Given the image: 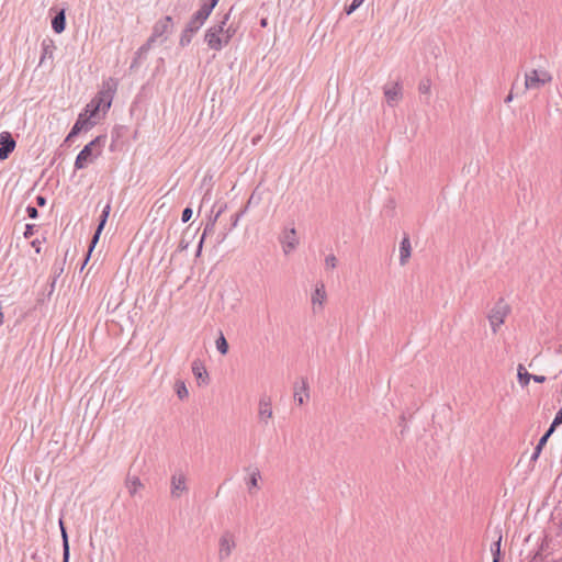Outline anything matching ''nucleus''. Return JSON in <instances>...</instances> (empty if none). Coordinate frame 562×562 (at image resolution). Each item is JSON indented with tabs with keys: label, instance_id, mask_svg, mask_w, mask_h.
I'll list each match as a JSON object with an SVG mask.
<instances>
[{
	"label": "nucleus",
	"instance_id": "nucleus-1",
	"mask_svg": "<svg viewBox=\"0 0 562 562\" xmlns=\"http://www.w3.org/2000/svg\"><path fill=\"white\" fill-rule=\"evenodd\" d=\"M229 13L223 15L222 20L212 25L204 35L209 48L213 50H221L226 46L235 34V29L232 25L227 26Z\"/></svg>",
	"mask_w": 562,
	"mask_h": 562
},
{
	"label": "nucleus",
	"instance_id": "nucleus-2",
	"mask_svg": "<svg viewBox=\"0 0 562 562\" xmlns=\"http://www.w3.org/2000/svg\"><path fill=\"white\" fill-rule=\"evenodd\" d=\"M106 140L103 135L97 136L89 144H87L78 154L75 160L76 169H85L92 164L102 153V147Z\"/></svg>",
	"mask_w": 562,
	"mask_h": 562
},
{
	"label": "nucleus",
	"instance_id": "nucleus-3",
	"mask_svg": "<svg viewBox=\"0 0 562 562\" xmlns=\"http://www.w3.org/2000/svg\"><path fill=\"white\" fill-rule=\"evenodd\" d=\"M510 313V306L503 300L496 302L487 314L493 334H497Z\"/></svg>",
	"mask_w": 562,
	"mask_h": 562
},
{
	"label": "nucleus",
	"instance_id": "nucleus-4",
	"mask_svg": "<svg viewBox=\"0 0 562 562\" xmlns=\"http://www.w3.org/2000/svg\"><path fill=\"white\" fill-rule=\"evenodd\" d=\"M237 536L229 530L221 533L217 540V559L221 562L227 561L237 549Z\"/></svg>",
	"mask_w": 562,
	"mask_h": 562
},
{
	"label": "nucleus",
	"instance_id": "nucleus-5",
	"mask_svg": "<svg viewBox=\"0 0 562 562\" xmlns=\"http://www.w3.org/2000/svg\"><path fill=\"white\" fill-rule=\"evenodd\" d=\"M117 89V81L114 78H109L103 81L101 90L92 99L100 108V111L106 112L113 101L115 91Z\"/></svg>",
	"mask_w": 562,
	"mask_h": 562
},
{
	"label": "nucleus",
	"instance_id": "nucleus-6",
	"mask_svg": "<svg viewBox=\"0 0 562 562\" xmlns=\"http://www.w3.org/2000/svg\"><path fill=\"white\" fill-rule=\"evenodd\" d=\"M173 21L170 15H166L158 20L154 26L151 35L148 37L154 44L157 42L164 43L168 36L172 33Z\"/></svg>",
	"mask_w": 562,
	"mask_h": 562
},
{
	"label": "nucleus",
	"instance_id": "nucleus-7",
	"mask_svg": "<svg viewBox=\"0 0 562 562\" xmlns=\"http://www.w3.org/2000/svg\"><path fill=\"white\" fill-rule=\"evenodd\" d=\"M552 80V76L547 70L532 69L525 75L526 90L540 89Z\"/></svg>",
	"mask_w": 562,
	"mask_h": 562
},
{
	"label": "nucleus",
	"instance_id": "nucleus-8",
	"mask_svg": "<svg viewBox=\"0 0 562 562\" xmlns=\"http://www.w3.org/2000/svg\"><path fill=\"white\" fill-rule=\"evenodd\" d=\"M188 491L187 476L182 472H176L170 480V493L175 498L181 497Z\"/></svg>",
	"mask_w": 562,
	"mask_h": 562
},
{
	"label": "nucleus",
	"instance_id": "nucleus-9",
	"mask_svg": "<svg viewBox=\"0 0 562 562\" xmlns=\"http://www.w3.org/2000/svg\"><path fill=\"white\" fill-rule=\"evenodd\" d=\"M212 11H213V8H211L210 5H207L205 3L202 4L201 8L192 15V18L190 19V21L187 24L190 26V31L192 29L199 31L201 29V26L204 24V22L206 21V19L212 13Z\"/></svg>",
	"mask_w": 562,
	"mask_h": 562
},
{
	"label": "nucleus",
	"instance_id": "nucleus-10",
	"mask_svg": "<svg viewBox=\"0 0 562 562\" xmlns=\"http://www.w3.org/2000/svg\"><path fill=\"white\" fill-rule=\"evenodd\" d=\"M260 480L261 473L258 468L250 467L246 470L245 483L249 494H255L260 490Z\"/></svg>",
	"mask_w": 562,
	"mask_h": 562
},
{
	"label": "nucleus",
	"instance_id": "nucleus-11",
	"mask_svg": "<svg viewBox=\"0 0 562 562\" xmlns=\"http://www.w3.org/2000/svg\"><path fill=\"white\" fill-rule=\"evenodd\" d=\"M258 418L265 425L273 418L272 401L270 397H261L258 403Z\"/></svg>",
	"mask_w": 562,
	"mask_h": 562
},
{
	"label": "nucleus",
	"instance_id": "nucleus-12",
	"mask_svg": "<svg viewBox=\"0 0 562 562\" xmlns=\"http://www.w3.org/2000/svg\"><path fill=\"white\" fill-rule=\"evenodd\" d=\"M327 300V292L325 284L323 282H318L315 285V289L311 296V302L314 311L323 310Z\"/></svg>",
	"mask_w": 562,
	"mask_h": 562
},
{
	"label": "nucleus",
	"instance_id": "nucleus-13",
	"mask_svg": "<svg viewBox=\"0 0 562 562\" xmlns=\"http://www.w3.org/2000/svg\"><path fill=\"white\" fill-rule=\"evenodd\" d=\"M95 124L93 121H89L86 117V113H80L78 116V120L76 121L75 125L72 126L70 133L66 137V142H69L72 137L77 136L82 130H88L92 127Z\"/></svg>",
	"mask_w": 562,
	"mask_h": 562
},
{
	"label": "nucleus",
	"instance_id": "nucleus-14",
	"mask_svg": "<svg viewBox=\"0 0 562 562\" xmlns=\"http://www.w3.org/2000/svg\"><path fill=\"white\" fill-rule=\"evenodd\" d=\"M192 373L195 376L199 385H205L210 381V376L204 363L200 360H194L191 366Z\"/></svg>",
	"mask_w": 562,
	"mask_h": 562
},
{
	"label": "nucleus",
	"instance_id": "nucleus-15",
	"mask_svg": "<svg viewBox=\"0 0 562 562\" xmlns=\"http://www.w3.org/2000/svg\"><path fill=\"white\" fill-rule=\"evenodd\" d=\"M384 95L389 105H395L398 100L402 98V88L398 83H395L393 87L384 89Z\"/></svg>",
	"mask_w": 562,
	"mask_h": 562
},
{
	"label": "nucleus",
	"instance_id": "nucleus-16",
	"mask_svg": "<svg viewBox=\"0 0 562 562\" xmlns=\"http://www.w3.org/2000/svg\"><path fill=\"white\" fill-rule=\"evenodd\" d=\"M280 243L283 246H296L299 245L300 240L296 236L295 228L285 229L283 234L280 237Z\"/></svg>",
	"mask_w": 562,
	"mask_h": 562
},
{
	"label": "nucleus",
	"instance_id": "nucleus-17",
	"mask_svg": "<svg viewBox=\"0 0 562 562\" xmlns=\"http://www.w3.org/2000/svg\"><path fill=\"white\" fill-rule=\"evenodd\" d=\"M52 27L54 32L60 34L65 31L66 27V14L65 10L61 9L52 20Z\"/></svg>",
	"mask_w": 562,
	"mask_h": 562
},
{
	"label": "nucleus",
	"instance_id": "nucleus-18",
	"mask_svg": "<svg viewBox=\"0 0 562 562\" xmlns=\"http://www.w3.org/2000/svg\"><path fill=\"white\" fill-rule=\"evenodd\" d=\"M225 207H226V205H225V204H224V205H222V206H220L218 211L214 214V217H213L212 222H211V223H209V224L205 226L204 232H203V234H202V236H201V238H200V240H199V243H198V246H199V247H202V246H203V243H204L205 236H206L210 232H212V231L214 229V224H215L216 220L220 217V215L223 213V211L225 210Z\"/></svg>",
	"mask_w": 562,
	"mask_h": 562
},
{
	"label": "nucleus",
	"instance_id": "nucleus-19",
	"mask_svg": "<svg viewBox=\"0 0 562 562\" xmlns=\"http://www.w3.org/2000/svg\"><path fill=\"white\" fill-rule=\"evenodd\" d=\"M310 398L308 390L305 384H302L299 389L294 392V401L300 405L303 406L305 403H307Z\"/></svg>",
	"mask_w": 562,
	"mask_h": 562
},
{
	"label": "nucleus",
	"instance_id": "nucleus-20",
	"mask_svg": "<svg viewBox=\"0 0 562 562\" xmlns=\"http://www.w3.org/2000/svg\"><path fill=\"white\" fill-rule=\"evenodd\" d=\"M0 147L9 149L10 151H13L15 148V140L8 132H2L0 134Z\"/></svg>",
	"mask_w": 562,
	"mask_h": 562
},
{
	"label": "nucleus",
	"instance_id": "nucleus-21",
	"mask_svg": "<svg viewBox=\"0 0 562 562\" xmlns=\"http://www.w3.org/2000/svg\"><path fill=\"white\" fill-rule=\"evenodd\" d=\"M154 46V43L150 42L149 38H147L146 43L143 44L136 52V56H135V59L132 64V66L136 65L137 61L144 57H146L147 53L151 49V47Z\"/></svg>",
	"mask_w": 562,
	"mask_h": 562
},
{
	"label": "nucleus",
	"instance_id": "nucleus-22",
	"mask_svg": "<svg viewBox=\"0 0 562 562\" xmlns=\"http://www.w3.org/2000/svg\"><path fill=\"white\" fill-rule=\"evenodd\" d=\"M196 32L198 31L193 30V29L190 31V26L187 25L186 29L182 31L180 40H179L180 46H182V47L188 46L191 43L192 37Z\"/></svg>",
	"mask_w": 562,
	"mask_h": 562
},
{
	"label": "nucleus",
	"instance_id": "nucleus-23",
	"mask_svg": "<svg viewBox=\"0 0 562 562\" xmlns=\"http://www.w3.org/2000/svg\"><path fill=\"white\" fill-rule=\"evenodd\" d=\"M517 378H518L519 383L522 386H526L529 384V382L531 380V374L526 370V368L524 366L520 364L518 367Z\"/></svg>",
	"mask_w": 562,
	"mask_h": 562
},
{
	"label": "nucleus",
	"instance_id": "nucleus-24",
	"mask_svg": "<svg viewBox=\"0 0 562 562\" xmlns=\"http://www.w3.org/2000/svg\"><path fill=\"white\" fill-rule=\"evenodd\" d=\"M412 257L411 248H398L396 258L398 259L400 266H405Z\"/></svg>",
	"mask_w": 562,
	"mask_h": 562
},
{
	"label": "nucleus",
	"instance_id": "nucleus-25",
	"mask_svg": "<svg viewBox=\"0 0 562 562\" xmlns=\"http://www.w3.org/2000/svg\"><path fill=\"white\" fill-rule=\"evenodd\" d=\"M216 349L218 352L223 356H225L228 352V342L224 335L221 333L217 339L215 340Z\"/></svg>",
	"mask_w": 562,
	"mask_h": 562
},
{
	"label": "nucleus",
	"instance_id": "nucleus-26",
	"mask_svg": "<svg viewBox=\"0 0 562 562\" xmlns=\"http://www.w3.org/2000/svg\"><path fill=\"white\" fill-rule=\"evenodd\" d=\"M175 391L180 400H186L189 396V391L183 381H177L175 383Z\"/></svg>",
	"mask_w": 562,
	"mask_h": 562
},
{
	"label": "nucleus",
	"instance_id": "nucleus-27",
	"mask_svg": "<svg viewBox=\"0 0 562 562\" xmlns=\"http://www.w3.org/2000/svg\"><path fill=\"white\" fill-rule=\"evenodd\" d=\"M100 112V108L97 103L93 102V100H91L86 109H85V112L86 113V117L91 121V119H93L98 113Z\"/></svg>",
	"mask_w": 562,
	"mask_h": 562
},
{
	"label": "nucleus",
	"instance_id": "nucleus-28",
	"mask_svg": "<svg viewBox=\"0 0 562 562\" xmlns=\"http://www.w3.org/2000/svg\"><path fill=\"white\" fill-rule=\"evenodd\" d=\"M127 488L131 495H135L138 491L143 488V484L138 477H132L127 482Z\"/></svg>",
	"mask_w": 562,
	"mask_h": 562
},
{
	"label": "nucleus",
	"instance_id": "nucleus-29",
	"mask_svg": "<svg viewBox=\"0 0 562 562\" xmlns=\"http://www.w3.org/2000/svg\"><path fill=\"white\" fill-rule=\"evenodd\" d=\"M59 525H60V530H61V536H63V544H64V557L63 558H66V562L69 561V544H68V538H67V533H66V529L64 527V524L63 521L60 520L59 521Z\"/></svg>",
	"mask_w": 562,
	"mask_h": 562
},
{
	"label": "nucleus",
	"instance_id": "nucleus-30",
	"mask_svg": "<svg viewBox=\"0 0 562 562\" xmlns=\"http://www.w3.org/2000/svg\"><path fill=\"white\" fill-rule=\"evenodd\" d=\"M501 541L502 537H498V540L494 543L492 548L493 552V562H501Z\"/></svg>",
	"mask_w": 562,
	"mask_h": 562
},
{
	"label": "nucleus",
	"instance_id": "nucleus-31",
	"mask_svg": "<svg viewBox=\"0 0 562 562\" xmlns=\"http://www.w3.org/2000/svg\"><path fill=\"white\" fill-rule=\"evenodd\" d=\"M337 262H338L337 257L333 252L327 254L325 256V266L327 269H329V270L335 269L337 266Z\"/></svg>",
	"mask_w": 562,
	"mask_h": 562
},
{
	"label": "nucleus",
	"instance_id": "nucleus-32",
	"mask_svg": "<svg viewBox=\"0 0 562 562\" xmlns=\"http://www.w3.org/2000/svg\"><path fill=\"white\" fill-rule=\"evenodd\" d=\"M430 88H431V81L429 79L420 80V82L418 85V91L422 94H429L430 93Z\"/></svg>",
	"mask_w": 562,
	"mask_h": 562
},
{
	"label": "nucleus",
	"instance_id": "nucleus-33",
	"mask_svg": "<svg viewBox=\"0 0 562 562\" xmlns=\"http://www.w3.org/2000/svg\"><path fill=\"white\" fill-rule=\"evenodd\" d=\"M109 213H110V205L108 204L104 210L102 211V215H101V221L99 223V231H102L105 222H106V218L109 216Z\"/></svg>",
	"mask_w": 562,
	"mask_h": 562
},
{
	"label": "nucleus",
	"instance_id": "nucleus-34",
	"mask_svg": "<svg viewBox=\"0 0 562 562\" xmlns=\"http://www.w3.org/2000/svg\"><path fill=\"white\" fill-rule=\"evenodd\" d=\"M364 0H352L351 4L346 9V13L349 15L356 11Z\"/></svg>",
	"mask_w": 562,
	"mask_h": 562
},
{
	"label": "nucleus",
	"instance_id": "nucleus-35",
	"mask_svg": "<svg viewBox=\"0 0 562 562\" xmlns=\"http://www.w3.org/2000/svg\"><path fill=\"white\" fill-rule=\"evenodd\" d=\"M552 432L553 428H549V430L541 437L537 446L543 448Z\"/></svg>",
	"mask_w": 562,
	"mask_h": 562
},
{
	"label": "nucleus",
	"instance_id": "nucleus-36",
	"mask_svg": "<svg viewBox=\"0 0 562 562\" xmlns=\"http://www.w3.org/2000/svg\"><path fill=\"white\" fill-rule=\"evenodd\" d=\"M192 209L191 207H186L183 211H182V215H181V220L183 223H187L191 220L192 217Z\"/></svg>",
	"mask_w": 562,
	"mask_h": 562
},
{
	"label": "nucleus",
	"instance_id": "nucleus-37",
	"mask_svg": "<svg viewBox=\"0 0 562 562\" xmlns=\"http://www.w3.org/2000/svg\"><path fill=\"white\" fill-rule=\"evenodd\" d=\"M26 213L29 215V217L31 218H36L38 216V211L35 206H32V205H29L26 207Z\"/></svg>",
	"mask_w": 562,
	"mask_h": 562
},
{
	"label": "nucleus",
	"instance_id": "nucleus-38",
	"mask_svg": "<svg viewBox=\"0 0 562 562\" xmlns=\"http://www.w3.org/2000/svg\"><path fill=\"white\" fill-rule=\"evenodd\" d=\"M562 424V411L558 412L550 428L555 429L557 426Z\"/></svg>",
	"mask_w": 562,
	"mask_h": 562
},
{
	"label": "nucleus",
	"instance_id": "nucleus-39",
	"mask_svg": "<svg viewBox=\"0 0 562 562\" xmlns=\"http://www.w3.org/2000/svg\"><path fill=\"white\" fill-rule=\"evenodd\" d=\"M11 153L9 149L0 147V160L7 159Z\"/></svg>",
	"mask_w": 562,
	"mask_h": 562
},
{
	"label": "nucleus",
	"instance_id": "nucleus-40",
	"mask_svg": "<svg viewBox=\"0 0 562 562\" xmlns=\"http://www.w3.org/2000/svg\"><path fill=\"white\" fill-rule=\"evenodd\" d=\"M100 233H101V231H99V228H98L97 232L94 233V235H93L89 246H95L97 245V243L99 240Z\"/></svg>",
	"mask_w": 562,
	"mask_h": 562
},
{
	"label": "nucleus",
	"instance_id": "nucleus-41",
	"mask_svg": "<svg viewBox=\"0 0 562 562\" xmlns=\"http://www.w3.org/2000/svg\"><path fill=\"white\" fill-rule=\"evenodd\" d=\"M36 203L40 206H44L46 204V198L43 196V195H37L36 196Z\"/></svg>",
	"mask_w": 562,
	"mask_h": 562
},
{
	"label": "nucleus",
	"instance_id": "nucleus-42",
	"mask_svg": "<svg viewBox=\"0 0 562 562\" xmlns=\"http://www.w3.org/2000/svg\"><path fill=\"white\" fill-rule=\"evenodd\" d=\"M531 380H533L535 382H538V383H542L546 381V376L543 375H532L531 374Z\"/></svg>",
	"mask_w": 562,
	"mask_h": 562
},
{
	"label": "nucleus",
	"instance_id": "nucleus-43",
	"mask_svg": "<svg viewBox=\"0 0 562 562\" xmlns=\"http://www.w3.org/2000/svg\"><path fill=\"white\" fill-rule=\"evenodd\" d=\"M400 246H411L409 237L404 235L403 239L400 243Z\"/></svg>",
	"mask_w": 562,
	"mask_h": 562
},
{
	"label": "nucleus",
	"instance_id": "nucleus-44",
	"mask_svg": "<svg viewBox=\"0 0 562 562\" xmlns=\"http://www.w3.org/2000/svg\"><path fill=\"white\" fill-rule=\"evenodd\" d=\"M541 450H542V448H540V447H538V446L536 447V449H535V453H533V456H532V460H537V459H538V457H539V456H540V453H541Z\"/></svg>",
	"mask_w": 562,
	"mask_h": 562
},
{
	"label": "nucleus",
	"instance_id": "nucleus-45",
	"mask_svg": "<svg viewBox=\"0 0 562 562\" xmlns=\"http://www.w3.org/2000/svg\"><path fill=\"white\" fill-rule=\"evenodd\" d=\"M93 249H94L93 247H90V248H89V250H88V252H87V255H86V259H85V262H83L82 267H83V266L87 263V261L89 260V257H90V255H91V252H92V250H93Z\"/></svg>",
	"mask_w": 562,
	"mask_h": 562
},
{
	"label": "nucleus",
	"instance_id": "nucleus-46",
	"mask_svg": "<svg viewBox=\"0 0 562 562\" xmlns=\"http://www.w3.org/2000/svg\"><path fill=\"white\" fill-rule=\"evenodd\" d=\"M220 0H210L209 2H206L205 4L210 5L211 8H215V5L217 4Z\"/></svg>",
	"mask_w": 562,
	"mask_h": 562
},
{
	"label": "nucleus",
	"instance_id": "nucleus-47",
	"mask_svg": "<svg viewBox=\"0 0 562 562\" xmlns=\"http://www.w3.org/2000/svg\"><path fill=\"white\" fill-rule=\"evenodd\" d=\"M513 98H514L513 93H512V92H509V94H508V95L506 97V99H505V102H506V103L510 102V101L513 100Z\"/></svg>",
	"mask_w": 562,
	"mask_h": 562
},
{
	"label": "nucleus",
	"instance_id": "nucleus-48",
	"mask_svg": "<svg viewBox=\"0 0 562 562\" xmlns=\"http://www.w3.org/2000/svg\"><path fill=\"white\" fill-rule=\"evenodd\" d=\"M32 228H33V225H26L25 236H27L29 234H31Z\"/></svg>",
	"mask_w": 562,
	"mask_h": 562
},
{
	"label": "nucleus",
	"instance_id": "nucleus-49",
	"mask_svg": "<svg viewBox=\"0 0 562 562\" xmlns=\"http://www.w3.org/2000/svg\"><path fill=\"white\" fill-rule=\"evenodd\" d=\"M190 241L186 240L184 237L181 239V243L179 246H188Z\"/></svg>",
	"mask_w": 562,
	"mask_h": 562
},
{
	"label": "nucleus",
	"instance_id": "nucleus-50",
	"mask_svg": "<svg viewBox=\"0 0 562 562\" xmlns=\"http://www.w3.org/2000/svg\"><path fill=\"white\" fill-rule=\"evenodd\" d=\"M209 194H210V190H207V191L205 192V194H204V196H203V201H205V200H206V198H207V195H209Z\"/></svg>",
	"mask_w": 562,
	"mask_h": 562
},
{
	"label": "nucleus",
	"instance_id": "nucleus-51",
	"mask_svg": "<svg viewBox=\"0 0 562 562\" xmlns=\"http://www.w3.org/2000/svg\"><path fill=\"white\" fill-rule=\"evenodd\" d=\"M261 25H262V26H266V25H267V20H266V19H262V20H261Z\"/></svg>",
	"mask_w": 562,
	"mask_h": 562
},
{
	"label": "nucleus",
	"instance_id": "nucleus-52",
	"mask_svg": "<svg viewBox=\"0 0 562 562\" xmlns=\"http://www.w3.org/2000/svg\"><path fill=\"white\" fill-rule=\"evenodd\" d=\"M36 244H37V240H33V241L31 243V246H32V247H35V246H36Z\"/></svg>",
	"mask_w": 562,
	"mask_h": 562
},
{
	"label": "nucleus",
	"instance_id": "nucleus-53",
	"mask_svg": "<svg viewBox=\"0 0 562 562\" xmlns=\"http://www.w3.org/2000/svg\"><path fill=\"white\" fill-rule=\"evenodd\" d=\"M201 249L202 248H199L198 251H196V256L199 257L201 255Z\"/></svg>",
	"mask_w": 562,
	"mask_h": 562
},
{
	"label": "nucleus",
	"instance_id": "nucleus-54",
	"mask_svg": "<svg viewBox=\"0 0 562 562\" xmlns=\"http://www.w3.org/2000/svg\"><path fill=\"white\" fill-rule=\"evenodd\" d=\"M239 220V214L236 215L235 223Z\"/></svg>",
	"mask_w": 562,
	"mask_h": 562
}]
</instances>
